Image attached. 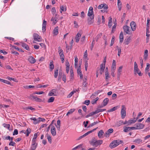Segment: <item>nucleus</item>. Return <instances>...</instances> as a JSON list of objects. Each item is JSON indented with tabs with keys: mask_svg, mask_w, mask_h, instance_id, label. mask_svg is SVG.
Returning <instances> with one entry per match:
<instances>
[{
	"mask_svg": "<svg viewBox=\"0 0 150 150\" xmlns=\"http://www.w3.org/2000/svg\"><path fill=\"white\" fill-rule=\"evenodd\" d=\"M121 117L122 119H124L126 115V108L124 105L122 106V108L121 110Z\"/></svg>",
	"mask_w": 150,
	"mask_h": 150,
	"instance_id": "obj_1",
	"label": "nucleus"
},
{
	"mask_svg": "<svg viewBox=\"0 0 150 150\" xmlns=\"http://www.w3.org/2000/svg\"><path fill=\"white\" fill-rule=\"evenodd\" d=\"M58 91L56 89H53L51 90L49 92L48 96H57L56 94L58 93Z\"/></svg>",
	"mask_w": 150,
	"mask_h": 150,
	"instance_id": "obj_2",
	"label": "nucleus"
},
{
	"mask_svg": "<svg viewBox=\"0 0 150 150\" xmlns=\"http://www.w3.org/2000/svg\"><path fill=\"white\" fill-rule=\"evenodd\" d=\"M33 37L34 40L35 41L40 42L42 40V39L41 37L36 33H34L33 34Z\"/></svg>",
	"mask_w": 150,
	"mask_h": 150,
	"instance_id": "obj_3",
	"label": "nucleus"
},
{
	"mask_svg": "<svg viewBox=\"0 0 150 150\" xmlns=\"http://www.w3.org/2000/svg\"><path fill=\"white\" fill-rule=\"evenodd\" d=\"M123 29L124 30V32L126 33L127 34L129 35L131 34V30H129V27L127 25H125L123 27Z\"/></svg>",
	"mask_w": 150,
	"mask_h": 150,
	"instance_id": "obj_4",
	"label": "nucleus"
},
{
	"mask_svg": "<svg viewBox=\"0 0 150 150\" xmlns=\"http://www.w3.org/2000/svg\"><path fill=\"white\" fill-rule=\"evenodd\" d=\"M29 98L30 100L34 99L35 101L39 102H41L42 101L41 99L34 96H30L29 97Z\"/></svg>",
	"mask_w": 150,
	"mask_h": 150,
	"instance_id": "obj_5",
	"label": "nucleus"
},
{
	"mask_svg": "<svg viewBox=\"0 0 150 150\" xmlns=\"http://www.w3.org/2000/svg\"><path fill=\"white\" fill-rule=\"evenodd\" d=\"M77 73L78 75H79L80 77V79H83V74L81 71V64L79 66V67L77 69Z\"/></svg>",
	"mask_w": 150,
	"mask_h": 150,
	"instance_id": "obj_6",
	"label": "nucleus"
},
{
	"mask_svg": "<svg viewBox=\"0 0 150 150\" xmlns=\"http://www.w3.org/2000/svg\"><path fill=\"white\" fill-rule=\"evenodd\" d=\"M131 28L132 31H134L136 30L137 25L136 23L134 21H132L130 24Z\"/></svg>",
	"mask_w": 150,
	"mask_h": 150,
	"instance_id": "obj_7",
	"label": "nucleus"
},
{
	"mask_svg": "<svg viewBox=\"0 0 150 150\" xmlns=\"http://www.w3.org/2000/svg\"><path fill=\"white\" fill-rule=\"evenodd\" d=\"M137 129H139L143 128L144 127V125L141 123H136L135 125Z\"/></svg>",
	"mask_w": 150,
	"mask_h": 150,
	"instance_id": "obj_8",
	"label": "nucleus"
},
{
	"mask_svg": "<svg viewBox=\"0 0 150 150\" xmlns=\"http://www.w3.org/2000/svg\"><path fill=\"white\" fill-rule=\"evenodd\" d=\"M113 131V130L112 129L110 128L107 130L105 133V136L106 137H108L110 134L112 133Z\"/></svg>",
	"mask_w": 150,
	"mask_h": 150,
	"instance_id": "obj_9",
	"label": "nucleus"
},
{
	"mask_svg": "<svg viewBox=\"0 0 150 150\" xmlns=\"http://www.w3.org/2000/svg\"><path fill=\"white\" fill-rule=\"evenodd\" d=\"M116 141L114 140L110 144V147L111 149H113L117 146V142H116Z\"/></svg>",
	"mask_w": 150,
	"mask_h": 150,
	"instance_id": "obj_10",
	"label": "nucleus"
},
{
	"mask_svg": "<svg viewBox=\"0 0 150 150\" xmlns=\"http://www.w3.org/2000/svg\"><path fill=\"white\" fill-rule=\"evenodd\" d=\"M51 132L52 135L53 136H55L56 135V128L54 126H52L51 128Z\"/></svg>",
	"mask_w": 150,
	"mask_h": 150,
	"instance_id": "obj_11",
	"label": "nucleus"
},
{
	"mask_svg": "<svg viewBox=\"0 0 150 150\" xmlns=\"http://www.w3.org/2000/svg\"><path fill=\"white\" fill-rule=\"evenodd\" d=\"M93 8L91 7H90L89 8V10L88 13V16L89 17H92V16L93 15Z\"/></svg>",
	"mask_w": 150,
	"mask_h": 150,
	"instance_id": "obj_12",
	"label": "nucleus"
},
{
	"mask_svg": "<svg viewBox=\"0 0 150 150\" xmlns=\"http://www.w3.org/2000/svg\"><path fill=\"white\" fill-rule=\"evenodd\" d=\"M88 19V23L89 25H91L94 22V21L92 20L94 19V15L92 17H89Z\"/></svg>",
	"mask_w": 150,
	"mask_h": 150,
	"instance_id": "obj_13",
	"label": "nucleus"
},
{
	"mask_svg": "<svg viewBox=\"0 0 150 150\" xmlns=\"http://www.w3.org/2000/svg\"><path fill=\"white\" fill-rule=\"evenodd\" d=\"M28 60L29 62L31 64H34L36 62V60L35 58L31 56H30L29 57Z\"/></svg>",
	"mask_w": 150,
	"mask_h": 150,
	"instance_id": "obj_14",
	"label": "nucleus"
},
{
	"mask_svg": "<svg viewBox=\"0 0 150 150\" xmlns=\"http://www.w3.org/2000/svg\"><path fill=\"white\" fill-rule=\"evenodd\" d=\"M103 140H97L93 146L97 147L99 145H100L103 143Z\"/></svg>",
	"mask_w": 150,
	"mask_h": 150,
	"instance_id": "obj_15",
	"label": "nucleus"
},
{
	"mask_svg": "<svg viewBox=\"0 0 150 150\" xmlns=\"http://www.w3.org/2000/svg\"><path fill=\"white\" fill-rule=\"evenodd\" d=\"M104 133L103 131L102 130H101L99 131L98 134V138L99 139H101L103 137V135L104 134Z\"/></svg>",
	"mask_w": 150,
	"mask_h": 150,
	"instance_id": "obj_16",
	"label": "nucleus"
},
{
	"mask_svg": "<svg viewBox=\"0 0 150 150\" xmlns=\"http://www.w3.org/2000/svg\"><path fill=\"white\" fill-rule=\"evenodd\" d=\"M81 34L79 33H78L77 35H76L75 39L76 41V42L77 43L79 41V39L81 36Z\"/></svg>",
	"mask_w": 150,
	"mask_h": 150,
	"instance_id": "obj_17",
	"label": "nucleus"
},
{
	"mask_svg": "<svg viewBox=\"0 0 150 150\" xmlns=\"http://www.w3.org/2000/svg\"><path fill=\"white\" fill-rule=\"evenodd\" d=\"M47 25V22L45 20H44L42 23V30L43 32H45L46 30V26Z\"/></svg>",
	"mask_w": 150,
	"mask_h": 150,
	"instance_id": "obj_18",
	"label": "nucleus"
},
{
	"mask_svg": "<svg viewBox=\"0 0 150 150\" xmlns=\"http://www.w3.org/2000/svg\"><path fill=\"white\" fill-rule=\"evenodd\" d=\"M134 71L135 74H136L137 73L139 76H142V74L138 68L134 69Z\"/></svg>",
	"mask_w": 150,
	"mask_h": 150,
	"instance_id": "obj_19",
	"label": "nucleus"
},
{
	"mask_svg": "<svg viewBox=\"0 0 150 150\" xmlns=\"http://www.w3.org/2000/svg\"><path fill=\"white\" fill-rule=\"evenodd\" d=\"M131 39L130 37H129L126 38L124 42V44L125 45H128L130 42Z\"/></svg>",
	"mask_w": 150,
	"mask_h": 150,
	"instance_id": "obj_20",
	"label": "nucleus"
},
{
	"mask_svg": "<svg viewBox=\"0 0 150 150\" xmlns=\"http://www.w3.org/2000/svg\"><path fill=\"white\" fill-rule=\"evenodd\" d=\"M120 38V42H122L124 40V36L123 32L122 31L121 32L119 36Z\"/></svg>",
	"mask_w": 150,
	"mask_h": 150,
	"instance_id": "obj_21",
	"label": "nucleus"
},
{
	"mask_svg": "<svg viewBox=\"0 0 150 150\" xmlns=\"http://www.w3.org/2000/svg\"><path fill=\"white\" fill-rule=\"evenodd\" d=\"M22 46L27 50H29V47L28 45L24 43H22L21 44Z\"/></svg>",
	"mask_w": 150,
	"mask_h": 150,
	"instance_id": "obj_22",
	"label": "nucleus"
},
{
	"mask_svg": "<svg viewBox=\"0 0 150 150\" xmlns=\"http://www.w3.org/2000/svg\"><path fill=\"white\" fill-rule=\"evenodd\" d=\"M0 81L3 83L11 85L10 82L8 81L0 78Z\"/></svg>",
	"mask_w": 150,
	"mask_h": 150,
	"instance_id": "obj_23",
	"label": "nucleus"
},
{
	"mask_svg": "<svg viewBox=\"0 0 150 150\" xmlns=\"http://www.w3.org/2000/svg\"><path fill=\"white\" fill-rule=\"evenodd\" d=\"M58 27L57 26L54 28L53 30V34L55 35H57L58 33Z\"/></svg>",
	"mask_w": 150,
	"mask_h": 150,
	"instance_id": "obj_24",
	"label": "nucleus"
},
{
	"mask_svg": "<svg viewBox=\"0 0 150 150\" xmlns=\"http://www.w3.org/2000/svg\"><path fill=\"white\" fill-rule=\"evenodd\" d=\"M109 101V99L108 98H105L103 102V106H105L107 105L108 104V103Z\"/></svg>",
	"mask_w": 150,
	"mask_h": 150,
	"instance_id": "obj_25",
	"label": "nucleus"
},
{
	"mask_svg": "<svg viewBox=\"0 0 150 150\" xmlns=\"http://www.w3.org/2000/svg\"><path fill=\"white\" fill-rule=\"evenodd\" d=\"M96 140L97 139L95 137H93L91 141H90V144L93 146Z\"/></svg>",
	"mask_w": 150,
	"mask_h": 150,
	"instance_id": "obj_26",
	"label": "nucleus"
},
{
	"mask_svg": "<svg viewBox=\"0 0 150 150\" xmlns=\"http://www.w3.org/2000/svg\"><path fill=\"white\" fill-rule=\"evenodd\" d=\"M150 67V64L148 63L146 64V67L145 69V73L147 74V72L149 70V67Z\"/></svg>",
	"mask_w": 150,
	"mask_h": 150,
	"instance_id": "obj_27",
	"label": "nucleus"
},
{
	"mask_svg": "<svg viewBox=\"0 0 150 150\" xmlns=\"http://www.w3.org/2000/svg\"><path fill=\"white\" fill-rule=\"evenodd\" d=\"M98 128V127H97L95 128H94L92 130H90L86 133H85V134H84V135H85V137L87 136V135H88L89 134H90L92 132H94L95 130H96L97 128Z\"/></svg>",
	"mask_w": 150,
	"mask_h": 150,
	"instance_id": "obj_28",
	"label": "nucleus"
},
{
	"mask_svg": "<svg viewBox=\"0 0 150 150\" xmlns=\"http://www.w3.org/2000/svg\"><path fill=\"white\" fill-rule=\"evenodd\" d=\"M136 120H135V119H133L129 120L128 121H127V125H129L131 124H132L135 123L136 122Z\"/></svg>",
	"mask_w": 150,
	"mask_h": 150,
	"instance_id": "obj_29",
	"label": "nucleus"
},
{
	"mask_svg": "<svg viewBox=\"0 0 150 150\" xmlns=\"http://www.w3.org/2000/svg\"><path fill=\"white\" fill-rule=\"evenodd\" d=\"M123 128V131L125 132H127L131 131L129 127H124Z\"/></svg>",
	"mask_w": 150,
	"mask_h": 150,
	"instance_id": "obj_30",
	"label": "nucleus"
},
{
	"mask_svg": "<svg viewBox=\"0 0 150 150\" xmlns=\"http://www.w3.org/2000/svg\"><path fill=\"white\" fill-rule=\"evenodd\" d=\"M100 122V121H96L95 122H94L91 123L88 126V127H92L94 125L98 123L99 122Z\"/></svg>",
	"mask_w": 150,
	"mask_h": 150,
	"instance_id": "obj_31",
	"label": "nucleus"
},
{
	"mask_svg": "<svg viewBox=\"0 0 150 150\" xmlns=\"http://www.w3.org/2000/svg\"><path fill=\"white\" fill-rule=\"evenodd\" d=\"M102 34L100 33L98 35L95 39H93L95 40H96V42H97L98 39L101 38L102 36Z\"/></svg>",
	"mask_w": 150,
	"mask_h": 150,
	"instance_id": "obj_32",
	"label": "nucleus"
},
{
	"mask_svg": "<svg viewBox=\"0 0 150 150\" xmlns=\"http://www.w3.org/2000/svg\"><path fill=\"white\" fill-rule=\"evenodd\" d=\"M30 119L31 120H34V124H37L39 123V122H38V120H39V119H36L35 118L32 117V118H30Z\"/></svg>",
	"mask_w": 150,
	"mask_h": 150,
	"instance_id": "obj_33",
	"label": "nucleus"
},
{
	"mask_svg": "<svg viewBox=\"0 0 150 150\" xmlns=\"http://www.w3.org/2000/svg\"><path fill=\"white\" fill-rule=\"evenodd\" d=\"M75 110V109L74 108L70 109L67 113V115L68 116L69 115L71 114L73 112H74V111Z\"/></svg>",
	"mask_w": 150,
	"mask_h": 150,
	"instance_id": "obj_34",
	"label": "nucleus"
},
{
	"mask_svg": "<svg viewBox=\"0 0 150 150\" xmlns=\"http://www.w3.org/2000/svg\"><path fill=\"white\" fill-rule=\"evenodd\" d=\"M86 78L84 79L83 80V86L84 87H86L87 85V83L86 82Z\"/></svg>",
	"mask_w": 150,
	"mask_h": 150,
	"instance_id": "obj_35",
	"label": "nucleus"
},
{
	"mask_svg": "<svg viewBox=\"0 0 150 150\" xmlns=\"http://www.w3.org/2000/svg\"><path fill=\"white\" fill-rule=\"evenodd\" d=\"M54 65L53 64V61H52L50 63V68L51 69V71H52L54 69Z\"/></svg>",
	"mask_w": 150,
	"mask_h": 150,
	"instance_id": "obj_36",
	"label": "nucleus"
},
{
	"mask_svg": "<svg viewBox=\"0 0 150 150\" xmlns=\"http://www.w3.org/2000/svg\"><path fill=\"white\" fill-rule=\"evenodd\" d=\"M55 98L54 97H50L49 99L48 100V103H52L53 102Z\"/></svg>",
	"mask_w": 150,
	"mask_h": 150,
	"instance_id": "obj_37",
	"label": "nucleus"
},
{
	"mask_svg": "<svg viewBox=\"0 0 150 150\" xmlns=\"http://www.w3.org/2000/svg\"><path fill=\"white\" fill-rule=\"evenodd\" d=\"M116 24L117 23H114V25L112 26V31L111 33H114L115 31L116 26Z\"/></svg>",
	"mask_w": 150,
	"mask_h": 150,
	"instance_id": "obj_38",
	"label": "nucleus"
},
{
	"mask_svg": "<svg viewBox=\"0 0 150 150\" xmlns=\"http://www.w3.org/2000/svg\"><path fill=\"white\" fill-rule=\"evenodd\" d=\"M3 125L4 127L6 128H7L9 130V129L10 127V124H8L4 123L3 124Z\"/></svg>",
	"mask_w": 150,
	"mask_h": 150,
	"instance_id": "obj_39",
	"label": "nucleus"
},
{
	"mask_svg": "<svg viewBox=\"0 0 150 150\" xmlns=\"http://www.w3.org/2000/svg\"><path fill=\"white\" fill-rule=\"evenodd\" d=\"M105 79L106 81H108V79L110 77V76H109V72H105Z\"/></svg>",
	"mask_w": 150,
	"mask_h": 150,
	"instance_id": "obj_40",
	"label": "nucleus"
},
{
	"mask_svg": "<svg viewBox=\"0 0 150 150\" xmlns=\"http://www.w3.org/2000/svg\"><path fill=\"white\" fill-rule=\"evenodd\" d=\"M8 80L10 81L13 80V81L15 82H17V80L13 78L10 77H8L6 78Z\"/></svg>",
	"mask_w": 150,
	"mask_h": 150,
	"instance_id": "obj_41",
	"label": "nucleus"
},
{
	"mask_svg": "<svg viewBox=\"0 0 150 150\" xmlns=\"http://www.w3.org/2000/svg\"><path fill=\"white\" fill-rule=\"evenodd\" d=\"M106 110V109H97L96 110V114L100 112H102L103 111H105Z\"/></svg>",
	"mask_w": 150,
	"mask_h": 150,
	"instance_id": "obj_42",
	"label": "nucleus"
},
{
	"mask_svg": "<svg viewBox=\"0 0 150 150\" xmlns=\"http://www.w3.org/2000/svg\"><path fill=\"white\" fill-rule=\"evenodd\" d=\"M123 121L122 120H120L116 124V125L118 127H119L121 125L123 124Z\"/></svg>",
	"mask_w": 150,
	"mask_h": 150,
	"instance_id": "obj_43",
	"label": "nucleus"
},
{
	"mask_svg": "<svg viewBox=\"0 0 150 150\" xmlns=\"http://www.w3.org/2000/svg\"><path fill=\"white\" fill-rule=\"evenodd\" d=\"M12 47L14 48L15 49H16V50L21 52H24V51L22 49L19 48L18 47H17L16 46H13Z\"/></svg>",
	"mask_w": 150,
	"mask_h": 150,
	"instance_id": "obj_44",
	"label": "nucleus"
},
{
	"mask_svg": "<svg viewBox=\"0 0 150 150\" xmlns=\"http://www.w3.org/2000/svg\"><path fill=\"white\" fill-rule=\"evenodd\" d=\"M47 139L48 140L49 142L51 144L52 143V140L51 137L49 135L47 134Z\"/></svg>",
	"mask_w": 150,
	"mask_h": 150,
	"instance_id": "obj_45",
	"label": "nucleus"
},
{
	"mask_svg": "<svg viewBox=\"0 0 150 150\" xmlns=\"http://www.w3.org/2000/svg\"><path fill=\"white\" fill-rule=\"evenodd\" d=\"M115 41V37L114 36H113L112 38V39L111 40V43L110 44V46H112L114 43Z\"/></svg>",
	"mask_w": 150,
	"mask_h": 150,
	"instance_id": "obj_46",
	"label": "nucleus"
},
{
	"mask_svg": "<svg viewBox=\"0 0 150 150\" xmlns=\"http://www.w3.org/2000/svg\"><path fill=\"white\" fill-rule=\"evenodd\" d=\"M51 21H53V23L54 25H55L57 22L56 18H53L52 17L51 19Z\"/></svg>",
	"mask_w": 150,
	"mask_h": 150,
	"instance_id": "obj_47",
	"label": "nucleus"
},
{
	"mask_svg": "<svg viewBox=\"0 0 150 150\" xmlns=\"http://www.w3.org/2000/svg\"><path fill=\"white\" fill-rule=\"evenodd\" d=\"M142 141V140L141 139H139L135 140L134 141V142L138 144H139Z\"/></svg>",
	"mask_w": 150,
	"mask_h": 150,
	"instance_id": "obj_48",
	"label": "nucleus"
},
{
	"mask_svg": "<svg viewBox=\"0 0 150 150\" xmlns=\"http://www.w3.org/2000/svg\"><path fill=\"white\" fill-rule=\"evenodd\" d=\"M58 69H57L54 71V76L55 78H56L57 77V76H58Z\"/></svg>",
	"mask_w": 150,
	"mask_h": 150,
	"instance_id": "obj_49",
	"label": "nucleus"
},
{
	"mask_svg": "<svg viewBox=\"0 0 150 150\" xmlns=\"http://www.w3.org/2000/svg\"><path fill=\"white\" fill-rule=\"evenodd\" d=\"M60 9H61V11H60V12L61 13L62 12V11H65L66 10V8H64V6H60Z\"/></svg>",
	"mask_w": 150,
	"mask_h": 150,
	"instance_id": "obj_50",
	"label": "nucleus"
},
{
	"mask_svg": "<svg viewBox=\"0 0 150 150\" xmlns=\"http://www.w3.org/2000/svg\"><path fill=\"white\" fill-rule=\"evenodd\" d=\"M125 16H126L125 13H124L123 14V15H122V17L121 18V21L122 23L123 22V21H124V20L125 18Z\"/></svg>",
	"mask_w": 150,
	"mask_h": 150,
	"instance_id": "obj_51",
	"label": "nucleus"
},
{
	"mask_svg": "<svg viewBox=\"0 0 150 150\" xmlns=\"http://www.w3.org/2000/svg\"><path fill=\"white\" fill-rule=\"evenodd\" d=\"M115 140L116 141V142H117L116 143L117 144V146L119 144L123 143V142L122 140H120L119 139Z\"/></svg>",
	"mask_w": 150,
	"mask_h": 150,
	"instance_id": "obj_52",
	"label": "nucleus"
},
{
	"mask_svg": "<svg viewBox=\"0 0 150 150\" xmlns=\"http://www.w3.org/2000/svg\"><path fill=\"white\" fill-rule=\"evenodd\" d=\"M27 134H26V136H29V134L31 132V129L30 128L26 130Z\"/></svg>",
	"mask_w": 150,
	"mask_h": 150,
	"instance_id": "obj_53",
	"label": "nucleus"
},
{
	"mask_svg": "<svg viewBox=\"0 0 150 150\" xmlns=\"http://www.w3.org/2000/svg\"><path fill=\"white\" fill-rule=\"evenodd\" d=\"M117 47L118 48V52L117 55L118 56H120V54H121V48H119L118 46H117Z\"/></svg>",
	"mask_w": 150,
	"mask_h": 150,
	"instance_id": "obj_54",
	"label": "nucleus"
},
{
	"mask_svg": "<svg viewBox=\"0 0 150 150\" xmlns=\"http://www.w3.org/2000/svg\"><path fill=\"white\" fill-rule=\"evenodd\" d=\"M76 91H72L67 96V98L71 97L74 94V93H75Z\"/></svg>",
	"mask_w": 150,
	"mask_h": 150,
	"instance_id": "obj_55",
	"label": "nucleus"
},
{
	"mask_svg": "<svg viewBox=\"0 0 150 150\" xmlns=\"http://www.w3.org/2000/svg\"><path fill=\"white\" fill-rule=\"evenodd\" d=\"M100 70H104L105 68V65H103V64H101L100 65Z\"/></svg>",
	"mask_w": 150,
	"mask_h": 150,
	"instance_id": "obj_56",
	"label": "nucleus"
},
{
	"mask_svg": "<svg viewBox=\"0 0 150 150\" xmlns=\"http://www.w3.org/2000/svg\"><path fill=\"white\" fill-rule=\"evenodd\" d=\"M37 145V144H36V145H33V144H32V146L31 147V149L34 150L36 148Z\"/></svg>",
	"mask_w": 150,
	"mask_h": 150,
	"instance_id": "obj_57",
	"label": "nucleus"
},
{
	"mask_svg": "<svg viewBox=\"0 0 150 150\" xmlns=\"http://www.w3.org/2000/svg\"><path fill=\"white\" fill-rule=\"evenodd\" d=\"M66 67H69L70 65L68 60H66L65 61Z\"/></svg>",
	"mask_w": 150,
	"mask_h": 150,
	"instance_id": "obj_58",
	"label": "nucleus"
},
{
	"mask_svg": "<svg viewBox=\"0 0 150 150\" xmlns=\"http://www.w3.org/2000/svg\"><path fill=\"white\" fill-rule=\"evenodd\" d=\"M103 4V8L104 9H107L108 8V6L106 4Z\"/></svg>",
	"mask_w": 150,
	"mask_h": 150,
	"instance_id": "obj_59",
	"label": "nucleus"
},
{
	"mask_svg": "<svg viewBox=\"0 0 150 150\" xmlns=\"http://www.w3.org/2000/svg\"><path fill=\"white\" fill-rule=\"evenodd\" d=\"M62 76H63V77L62 78V80L65 83L66 82V76L65 74H63V75H62Z\"/></svg>",
	"mask_w": 150,
	"mask_h": 150,
	"instance_id": "obj_60",
	"label": "nucleus"
},
{
	"mask_svg": "<svg viewBox=\"0 0 150 150\" xmlns=\"http://www.w3.org/2000/svg\"><path fill=\"white\" fill-rule=\"evenodd\" d=\"M16 144L15 142H13V141H11L10 142L9 144V145L10 146H15V145Z\"/></svg>",
	"mask_w": 150,
	"mask_h": 150,
	"instance_id": "obj_61",
	"label": "nucleus"
},
{
	"mask_svg": "<svg viewBox=\"0 0 150 150\" xmlns=\"http://www.w3.org/2000/svg\"><path fill=\"white\" fill-rule=\"evenodd\" d=\"M38 119H39V120L38 121V122H39V123L41 121L43 122L45 120V119L44 118H42L40 117H39L38 118Z\"/></svg>",
	"mask_w": 150,
	"mask_h": 150,
	"instance_id": "obj_62",
	"label": "nucleus"
},
{
	"mask_svg": "<svg viewBox=\"0 0 150 150\" xmlns=\"http://www.w3.org/2000/svg\"><path fill=\"white\" fill-rule=\"evenodd\" d=\"M96 114V111H95L94 112H92L90 113L89 114V116H92Z\"/></svg>",
	"mask_w": 150,
	"mask_h": 150,
	"instance_id": "obj_63",
	"label": "nucleus"
},
{
	"mask_svg": "<svg viewBox=\"0 0 150 150\" xmlns=\"http://www.w3.org/2000/svg\"><path fill=\"white\" fill-rule=\"evenodd\" d=\"M90 103V101L89 100H86L85 101L84 104L87 105H88Z\"/></svg>",
	"mask_w": 150,
	"mask_h": 150,
	"instance_id": "obj_64",
	"label": "nucleus"
}]
</instances>
